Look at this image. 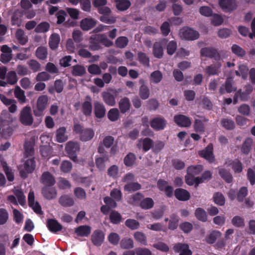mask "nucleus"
<instances>
[{"mask_svg":"<svg viewBox=\"0 0 255 255\" xmlns=\"http://www.w3.org/2000/svg\"><path fill=\"white\" fill-rule=\"evenodd\" d=\"M221 235L222 234L220 231L214 230L206 237L205 241L208 244H213Z\"/></svg>","mask_w":255,"mask_h":255,"instance_id":"nucleus-43","label":"nucleus"},{"mask_svg":"<svg viewBox=\"0 0 255 255\" xmlns=\"http://www.w3.org/2000/svg\"><path fill=\"white\" fill-rule=\"evenodd\" d=\"M198 154L210 163H213L215 161L213 153V146L211 143L209 144L205 149L199 151Z\"/></svg>","mask_w":255,"mask_h":255,"instance_id":"nucleus-5","label":"nucleus"},{"mask_svg":"<svg viewBox=\"0 0 255 255\" xmlns=\"http://www.w3.org/2000/svg\"><path fill=\"white\" fill-rule=\"evenodd\" d=\"M5 77L6 78L7 83L10 85H14L17 81L16 74L14 71L8 72Z\"/></svg>","mask_w":255,"mask_h":255,"instance_id":"nucleus-63","label":"nucleus"},{"mask_svg":"<svg viewBox=\"0 0 255 255\" xmlns=\"http://www.w3.org/2000/svg\"><path fill=\"white\" fill-rule=\"evenodd\" d=\"M232 52L239 57H243L246 55L245 50L237 44H233L231 47Z\"/></svg>","mask_w":255,"mask_h":255,"instance_id":"nucleus-58","label":"nucleus"},{"mask_svg":"<svg viewBox=\"0 0 255 255\" xmlns=\"http://www.w3.org/2000/svg\"><path fill=\"white\" fill-rule=\"evenodd\" d=\"M225 164L227 166H231L236 173H239L243 171V164L238 159L232 160L229 158L226 159Z\"/></svg>","mask_w":255,"mask_h":255,"instance_id":"nucleus-17","label":"nucleus"},{"mask_svg":"<svg viewBox=\"0 0 255 255\" xmlns=\"http://www.w3.org/2000/svg\"><path fill=\"white\" fill-rule=\"evenodd\" d=\"M92 98L90 96H87L85 101L82 104L81 111L86 117H90L92 115Z\"/></svg>","mask_w":255,"mask_h":255,"instance_id":"nucleus-14","label":"nucleus"},{"mask_svg":"<svg viewBox=\"0 0 255 255\" xmlns=\"http://www.w3.org/2000/svg\"><path fill=\"white\" fill-rule=\"evenodd\" d=\"M95 134L94 131L92 128H86L80 135V139L82 141H87L92 139Z\"/></svg>","mask_w":255,"mask_h":255,"instance_id":"nucleus-34","label":"nucleus"},{"mask_svg":"<svg viewBox=\"0 0 255 255\" xmlns=\"http://www.w3.org/2000/svg\"><path fill=\"white\" fill-rule=\"evenodd\" d=\"M53 186H44L42 188L41 193L45 199L50 200L56 197L57 190Z\"/></svg>","mask_w":255,"mask_h":255,"instance_id":"nucleus-12","label":"nucleus"},{"mask_svg":"<svg viewBox=\"0 0 255 255\" xmlns=\"http://www.w3.org/2000/svg\"><path fill=\"white\" fill-rule=\"evenodd\" d=\"M195 216L200 221L205 222L207 221L206 212L202 208H198L195 211Z\"/></svg>","mask_w":255,"mask_h":255,"instance_id":"nucleus-44","label":"nucleus"},{"mask_svg":"<svg viewBox=\"0 0 255 255\" xmlns=\"http://www.w3.org/2000/svg\"><path fill=\"white\" fill-rule=\"evenodd\" d=\"M180 36L182 39L188 40H194L199 37L198 31L189 27H184L180 31Z\"/></svg>","mask_w":255,"mask_h":255,"instance_id":"nucleus-7","label":"nucleus"},{"mask_svg":"<svg viewBox=\"0 0 255 255\" xmlns=\"http://www.w3.org/2000/svg\"><path fill=\"white\" fill-rule=\"evenodd\" d=\"M109 161V156L107 154L102 155L95 160L97 167L101 171L104 170L106 168V163Z\"/></svg>","mask_w":255,"mask_h":255,"instance_id":"nucleus-27","label":"nucleus"},{"mask_svg":"<svg viewBox=\"0 0 255 255\" xmlns=\"http://www.w3.org/2000/svg\"><path fill=\"white\" fill-rule=\"evenodd\" d=\"M59 204L63 207H68L72 206L74 204L73 198L68 195L61 196L59 199Z\"/></svg>","mask_w":255,"mask_h":255,"instance_id":"nucleus-30","label":"nucleus"},{"mask_svg":"<svg viewBox=\"0 0 255 255\" xmlns=\"http://www.w3.org/2000/svg\"><path fill=\"white\" fill-rule=\"evenodd\" d=\"M119 106L121 113L125 114L128 112L131 106L129 99L126 97L121 99L119 103Z\"/></svg>","mask_w":255,"mask_h":255,"instance_id":"nucleus-28","label":"nucleus"},{"mask_svg":"<svg viewBox=\"0 0 255 255\" xmlns=\"http://www.w3.org/2000/svg\"><path fill=\"white\" fill-rule=\"evenodd\" d=\"M119 117L120 112L117 108L111 109L108 113V118L111 121L115 122L119 119Z\"/></svg>","mask_w":255,"mask_h":255,"instance_id":"nucleus-56","label":"nucleus"},{"mask_svg":"<svg viewBox=\"0 0 255 255\" xmlns=\"http://www.w3.org/2000/svg\"><path fill=\"white\" fill-rule=\"evenodd\" d=\"M48 230L52 233H56L62 229V226L54 219H49L46 224Z\"/></svg>","mask_w":255,"mask_h":255,"instance_id":"nucleus-22","label":"nucleus"},{"mask_svg":"<svg viewBox=\"0 0 255 255\" xmlns=\"http://www.w3.org/2000/svg\"><path fill=\"white\" fill-rule=\"evenodd\" d=\"M134 238L136 242L140 244L146 246L147 244V239L145 235L141 232H136L133 235Z\"/></svg>","mask_w":255,"mask_h":255,"instance_id":"nucleus-50","label":"nucleus"},{"mask_svg":"<svg viewBox=\"0 0 255 255\" xmlns=\"http://www.w3.org/2000/svg\"><path fill=\"white\" fill-rule=\"evenodd\" d=\"M213 199L214 202L217 205L221 206L225 205V198L222 193L218 192L214 193Z\"/></svg>","mask_w":255,"mask_h":255,"instance_id":"nucleus-51","label":"nucleus"},{"mask_svg":"<svg viewBox=\"0 0 255 255\" xmlns=\"http://www.w3.org/2000/svg\"><path fill=\"white\" fill-rule=\"evenodd\" d=\"M60 41L59 35L56 33H52L49 37L48 42L50 48L53 50H56L58 47Z\"/></svg>","mask_w":255,"mask_h":255,"instance_id":"nucleus-29","label":"nucleus"},{"mask_svg":"<svg viewBox=\"0 0 255 255\" xmlns=\"http://www.w3.org/2000/svg\"><path fill=\"white\" fill-rule=\"evenodd\" d=\"M219 5L222 9L227 12H231L237 8L236 0H219Z\"/></svg>","mask_w":255,"mask_h":255,"instance_id":"nucleus-10","label":"nucleus"},{"mask_svg":"<svg viewBox=\"0 0 255 255\" xmlns=\"http://www.w3.org/2000/svg\"><path fill=\"white\" fill-rule=\"evenodd\" d=\"M94 113L97 118H103L106 113V109L104 104L99 101H95L94 103Z\"/></svg>","mask_w":255,"mask_h":255,"instance_id":"nucleus-19","label":"nucleus"},{"mask_svg":"<svg viewBox=\"0 0 255 255\" xmlns=\"http://www.w3.org/2000/svg\"><path fill=\"white\" fill-rule=\"evenodd\" d=\"M35 55L37 58L40 60L46 59L48 55L47 48L44 46L38 47L36 50Z\"/></svg>","mask_w":255,"mask_h":255,"instance_id":"nucleus-47","label":"nucleus"},{"mask_svg":"<svg viewBox=\"0 0 255 255\" xmlns=\"http://www.w3.org/2000/svg\"><path fill=\"white\" fill-rule=\"evenodd\" d=\"M150 93L148 88L144 85H141L139 90V95L141 99L146 100L149 97Z\"/></svg>","mask_w":255,"mask_h":255,"instance_id":"nucleus-61","label":"nucleus"},{"mask_svg":"<svg viewBox=\"0 0 255 255\" xmlns=\"http://www.w3.org/2000/svg\"><path fill=\"white\" fill-rule=\"evenodd\" d=\"M200 54L202 56H204L209 58H215L216 57H220L219 55L217 50L212 47H204L200 50Z\"/></svg>","mask_w":255,"mask_h":255,"instance_id":"nucleus-23","label":"nucleus"},{"mask_svg":"<svg viewBox=\"0 0 255 255\" xmlns=\"http://www.w3.org/2000/svg\"><path fill=\"white\" fill-rule=\"evenodd\" d=\"M19 121L24 126H31L33 122V118L29 106L24 107L20 113Z\"/></svg>","mask_w":255,"mask_h":255,"instance_id":"nucleus-4","label":"nucleus"},{"mask_svg":"<svg viewBox=\"0 0 255 255\" xmlns=\"http://www.w3.org/2000/svg\"><path fill=\"white\" fill-rule=\"evenodd\" d=\"M140 142L142 144V150L145 152L148 151L154 145L153 140L149 137H145L139 140V142L137 144L138 148H140L141 146Z\"/></svg>","mask_w":255,"mask_h":255,"instance_id":"nucleus-25","label":"nucleus"},{"mask_svg":"<svg viewBox=\"0 0 255 255\" xmlns=\"http://www.w3.org/2000/svg\"><path fill=\"white\" fill-rule=\"evenodd\" d=\"M114 43L108 39L105 34L92 35L89 39V48L92 51H98L103 48L102 45L106 47L113 46Z\"/></svg>","mask_w":255,"mask_h":255,"instance_id":"nucleus-1","label":"nucleus"},{"mask_svg":"<svg viewBox=\"0 0 255 255\" xmlns=\"http://www.w3.org/2000/svg\"><path fill=\"white\" fill-rule=\"evenodd\" d=\"M40 182L44 186L54 185L56 181L54 176L49 171L44 172L40 177Z\"/></svg>","mask_w":255,"mask_h":255,"instance_id":"nucleus-20","label":"nucleus"},{"mask_svg":"<svg viewBox=\"0 0 255 255\" xmlns=\"http://www.w3.org/2000/svg\"><path fill=\"white\" fill-rule=\"evenodd\" d=\"M116 4V8L120 11H125L131 5V2L129 0H115Z\"/></svg>","mask_w":255,"mask_h":255,"instance_id":"nucleus-38","label":"nucleus"},{"mask_svg":"<svg viewBox=\"0 0 255 255\" xmlns=\"http://www.w3.org/2000/svg\"><path fill=\"white\" fill-rule=\"evenodd\" d=\"M153 199L149 197L143 199L139 203V206L143 209L147 210L152 208L154 206Z\"/></svg>","mask_w":255,"mask_h":255,"instance_id":"nucleus-46","label":"nucleus"},{"mask_svg":"<svg viewBox=\"0 0 255 255\" xmlns=\"http://www.w3.org/2000/svg\"><path fill=\"white\" fill-rule=\"evenodd\" d=\"M107 174L110 177L117 178L119 176V167L116 165H112L108 168Z\"/></svg>","mask_w":255,"mask_h":255,"instance_id":"nucleus-64","label":"nucleus"},{"mask_svg":"<svg viewBox=\"0 0 255 255\" xmlns=\"http://www.w3.org/2000/svg\"><path fill=\"white\" fill-rule=\"evenodd\" d=\"M163 78L161 72L159 70L155 71L150 74V79L151 82L155 84L159 83Z\"/></svg>","mask_w":255,"mask_h":255,"instance_id":"nucleus-55","label":"nucleus"},{"mask_svg":"<svg viewBox=\"0 0 255 255\" xmlns=\"http://www.w3.org/2000/svg\"><path fill=\"white\" fill-rule=\"evenodd\" d=\"M136 159V156L134 153L129 152L125 157L124 159V163L127 167H131L135 163Z\"/></svg>","mask_w":255,"mask_h":255,"instance_id":"nucleus-45","label":"nucleus"},{"mask_svg":"<svg viewBox=\"0 0 255 255\" xmlns=\"http://www.w3.org/2000/svg\"><path fill=\"white\" fill-rule=\"evenodd\" d=\"M66 129L65 127H61L58 128L56 132V140L60 143L65 142L68 139V136L66 135Z\"/></svg>","mask_w":255,"mask_h":255,"instance_id":"nucleus-36","label":"nucleus"},{"mask_svg":"<svg viewBox=\"0 0 255 255\" xmlns=\"http://www.w3.org/2000/svg\"><path fill=\"white\" fill-rule=\"evenodd\" d=\"M237 90V88L234 85V81L233 78L231 77L227 78L226 81L223 84L219 89V92L221 95L226 93H231Z\"/></svg>","mask_w":255,"mask_h":255,"instance_id":"nucleus-8","label":"nucleus"},{"mask_svg":"<svg viewBox=\"0 0 255 255\" xmlns=\"http://www.w3.org/2000/svg\"><path fill=\"white\" fill-rule=\"evenodd\" d=\"M128 42V38L126 36H120L115 41V44L118 48H125Z\"/></svg>","mask_w":255,"mask_h":255,"instance_id":"nucleus-59","label":"nucleus"},{"mask_svg":"<svg viewBox=\"0 0 255 255\" xmlns=\"http://www.w3.org/2000/svg\"><path fill=\"white\" fill-rule=\"evenodd\" d=\"M109 218L112 224H118L121 221L122 216L118 212L113 210L111 212Z\"/></svg>","mask_w":255,"mask_h":255,"instance_id":"nucleus-54","label":"nucleus"},{"mask_svg":"<svg viewBox=\"0 0 255 255\" xmlns=\"http://www.w3.org/2000/svg\"><path fill=\"white\" fill-rule=\"evenodd\" d=\"M203 170V166L202 165H191L187 169V174L195 176L199 174Z\"/></svg>","mask_w":255,"mask_h":255,"instance_id":"nucleus-40","label":"nucleus"},{"mask_svg":"<svg viewBox=\"0 0 255 255\" xmlns=\"http://www.w3.org/2000/svg\"><path fill=\"white\" fill-rule=\"evenodd\" d=\"M0 51L2 53L0 56V61L3 64L7 63L12 58V49L7 45L1 46Z\"/></svg>","mask_w":255,"mask_h":255,"instance_id":"nucleus-11","label":"nucleus"},{"mask_svg":"<svg viewBox=\"0 0 255 255\" xmlns=\"http://www.w3.org/2000/svg\"><path fill=\"white\" fill-rule=\"evenodd\" d=\"M221 125L227 130H233L235 128L234 121L229 118H223L221 120Z\"/></svg>","mask_w":255,"mask_h":255,"instance_id":"nucleus-42","label":"nucleus"},{"mask_svg":"<svg viewBox=\"0 0 255 255\" xmlns=\"http://www.w3.org/2000/svg\"><path fill=\"white\" fill-rule=\"evenodd\" d=\"M174 196L179 201H186L190 199V193L186 189L177 188L174 191Z\"/></svg>","mask_w":255,"mask_h":255,"instance_id":"nucleus-21","label":"nucleus"},{"mask_svg":"<svg viewBox=\"0 0 255 255\" xmlns=\"http://www.w3.org/2000/svg\"><path fill=\"white\" fill-rule=\"evenodd\" d=\"M218 173L219 175L226 182L228 183L232 182L233 177L229 171L224 168H219Z\"/></svg>","mask_w":255,"mask_h":255,"instance_id":"nucleus-32","label":"nucleus"},{"mask_svg":"<svg viewBox=\"0 0 255 255\" xmlns=\"http://www.w3.org/2000/svg\"><path fill=\"white\" fill-rule=\"evenodd\" d=\"M124 190L128 193L134 192L141 189V185L138 182H129L124 185Z\"/></svg>","mask_w":255,"mask_h":255,"instance_id":"nucleus-35","label":"nucleus"},{"mask_svg":"<svg viewBox=\"0 0 255 255\" xmlns=\"http://www.w3.org/2000/svg\"><path fill=\"white\" fill-rule=\"evenodd\" d=\"M36 166V161L34 157L25 160L22 166L23 168L19 171L20 177L23 179L26 178L29 174L34 171Z\"/></svg>","mask_w":255,"mask_h":255,"instance_id":"nucleus-2","label":"nucleus"},{"mask_svg":"<svg viewBox=\"0 0 255 255\" xmlns=\"http://www.w3.org/2000/svg\"><path fill=\"white\" fill-rule=\"evenodd\" d=\"M175 123L180 127L188 128L191 125V119L183 115H175L174 117Z\"/></svg>","mask_w":255,"mask_h":255,"instance_id":"nucleus-16","label":"nucleus"},{"mask_svg":"<svg viewBox=\"0 0 255 255\" xmlns=\"http://www.w3.org/2000/svg\"><path fill=\"white\" fill-rule=\"evenodd\" d=\"M252 32H250L248 27L244 26H239L238 27L239 32L243 36H249L250 38H255V17L253 19L251 23Z\"/></svg>","mask_w":255,"mask_h":255,"instance_id":"nucleus-15","label":"nucleus"},{"mask_svg":"<svg viewBox=\"0 0 255 255\" xmlns=\"http://www.w3.org/2000/svg\"><path fill=\"white\" fill-rule=\"evenodd\" d=\"M221 67V64L220 62H217L215 64H211L206 67V73L208 76L217 75Z\"/></svg>","mask_w":255,"mask_h":255,"instance_id":"nucleus-33","label":"nucleus"},{"mask_svg":"<svg viewBox=\"0 0 255 255\" xmlns=\"http://www.w3.org/2000/svg\"><path fill=\"white\" fill-rule=\"evenodd\" d=\"M102 97L104 102L108 106H114L116 104V95L109 92H103Z\"/></svg>","mask_w":255,"mask_h":255,"instance_id":"nucleus-26","label":"nucleus"},{"mask_svg":"<svg viewBox=\"0 0 255 255\" xmlns=\"http://www.w3.org/2000/svg\"><path fill=\"white\" fill-rule=\"evenodd\" d=\"M167 125V121L162 117L159 116L152 119L150 122L151 127L156 131L164 129Z\"/></svg>","mask_w":255,"mask_h":255,"instance_id":"nucleus-9","label":"nucleus"},{"mask_svg":"<svg viewBox=\"0 0 255 255\" xmlns=\"http://www.w3.org/2000/svg\"><path fill=\"white\" fill-rule=\"evenodd\" d=\"M105 239V234L100 230L94 231L91 236L92 243L96 246L99 247L102 245Z\"/></svg>","mask_w":255,"mask_h":255,"instance_id":"nucleus-18","label":"nucleus"},{"mask_svg":"<svg viewBox=\"0 0 255 255\" xmlns=\"http://www.w3.org/2000/svg\"><path fill=\"white\" fill-rule=\"evenodd\" d=\"M137 57L138 60L141 64L146 67L149 66V58L145 53L138 52Z\"/></svg>","mask_w":255,"mask_h":255,"instance_id":"nucleus-57","label":"nucleus"},{"mask_svg":"<svg viewBox=\"0 0 255 255\" xmlns=\"http://www.w3.org/2000/svg\"><path fill=\"white\" fill-rule=\"evenodd\" d=\"M50 24L46 21L41 22L35 27L34 31L36 33H45L50 29Z\"/></svg>","mask_w":255,"mask_h":255,"instance_id":"nucleus-49","label":"nucleus"},{"mask_svg":"<svg viewBox=\"0 0 255 255\" xmlns=\"http://www.w3.org/2000/svg\"><path fill=\"white\" fill-rule=\"evenodd\" d=\"M178 222L179 217L175 214L171 215L169 221L168 229L170 230H175L178 226Z\"/></svg>","mask_w":255,"mask_h":255,"instance_id":"nucleus-53","label":"nucleus"},{"mask_svg":"<svg viewBox=\"0 0 255 255\" xmlns=\"http://www.w3.org/2000/svg\"><path fill=\"white\" fill-rule=\"evenodd\" d=\"M120 246L124 249H132L133 248V242L130 238H124L120 242Z\"/></svg>","mask_w":255,"mask_h":255,"instance_id":"nucleus-60","label":"nucleus"},{"mask_svg":"<svg viewBox=\"0 0 255 255\" xmlns=\"http://www.w3.org/2000/svg\"><path fill=\"white\" fill-rule=\"evenodd\" d=\"M168 40L166 38L163 39L159 42H155L153 46V54L157 58H161L163 55V45H165Z\"/></svg>","mask_w":255,"mask_h":255,"instance_id":"nucleus-13","label":"nucleus"},{"mask_svg":"<svg viewBox=\"0 0 255 255\" xmlns=\"http://www.w3.org/2000/svg\"><path fill=\"white\" fill-rule=\"evenodd\" d=\"M27 65H28L30 69L33 72H36L40 70L41 65L36 60L34 59H30L29 60L27 63Z\"/></svg>","mask_w":255,"mask_h":255,"instance_id":"nucleus-62","label":"nucleus"},{"mask_svg":"<svg viewBox=\"0 0 255 255\" xmlns=\"http://www.w3.org/2000/svg\"><path fill=\"white\" fill-rule=\"evenodd\" d=\"M14 95L16 98L17 99L19 102L21 104L26 102V97L25 96L24 91L20 89L19 86H16L14 91Z\"/></svg>","mask_w":255,"mask_h":255,"instance_id":"nucleus-41","label":"nucleus"},{"mask_svg":"<svg viewBox=\"0 0 255 255\" xmlns=\"http://www.w3.org/2000/svg\"><path fill=\"white\" fill-rule=\"evenodd\" d=\"M80 149L78 143L73 141H69L66 145L65 150L69 157L73 161H75L77 159V152Z\"/></svg>","mask_w":255,"mask_h":255,"instance_id":"nucleus-6","label":"nucleus"},{"mask_svg":"<svg viewBox=\"0 0 255 255\" xmlns=\"http://www.w3.org/2000/svg\"><path fill=\"white\" fill-rule=\"evenodd\" d=\"M86 73V69L83 65L77 64L72 67L71 73L74 76L81 77L84 75Z\"/></svg>","mask_w":255,"mask_h":255,"instance_id":"nucleus-39","label":"nucleus"},{"mask_svg":"<svg viewBox=\"0 0 255 255\" xmlns=\"http://www.w3.org/2000/svg\"><path fill=\"white\" fill-rule=\"evenodd\" d=\"M1 165L3 167V170L7 177V180L10 181H13L14 179V174L12 170L10 169L5 161H1Z\"/></svg>","mask_w":255,"mask_h":255,"instance_id":"nucleus-48","label":"nucleus"},{"mask_svg":"<svg viewBox=\"0 0 255 255\" xmlns=\"http://www.w3.org/2000/svg\"><path fill=\"white\" fill-rule=\"evenodd\" d=\"M193 128L196 132L203 133L205 131V126L203 122L199 119H195L193 124Z\"/></svg>","mask_w":255,"mask_h":255,"instance_id":"nucleus-52","label":"nucleus"},{"mask_svg":"<svg viewBox=\"0 0 255 255\" xmlns=\"http://www.w3.org/2000/svg\"><path fill=\"white\" fill-rule=\"evenodd\" d=\"M48 97L46 95L39 96L37 100L36 108L33 110V114L36 117L43 115V112L48 105Z\"/></svg>","mask_w":255,"mask_h":255,"instance_id":"nucleus-3","label":"nucleus"},{"mask_svg":"<svg viewBox=\"0 0 255 255\" xmlns=\"http://www.w3.org/2000/svg\"><path fill=\"white\" fill-rule=\"evenodd\" d=\"M253 141L250 137L247 138L243 142L241 147V152L245 155H248L251 151L253 145Z\"/></svg>","mask_w":255,"mask_h":255,"instance_id":"nucleus-31","label":"nucleus"},{"mask_svg":"<svg viewBox=\"0 0 255 255\" xmlns=\"http://www.w3.org/2000/svg\"><path fill=\"white\" fill-rule=\"evenodd\" d=\"M97 21L91 18H85L80 22V27L84 31H88L93 28L96 24Z\"/></svg>","mask_w":255,"mask_h":255,"instance_id":"nucleus-24","label":"nucleus"},{"mask_svg":"<svg viewBox=\"0 0 255 255\" xmlns=\"http://www.w3.org/2000/svg\"><path fill=\"white\" fill-rule=\"evenodd\" d=\"M76 234L80 237H88L91 233V227L89 226H80L75 229Z\"/></svg>","mask_w":255,"mask_h":255,"instance_id":"nucleus-37","label":"nucleus"}]
</instances>
